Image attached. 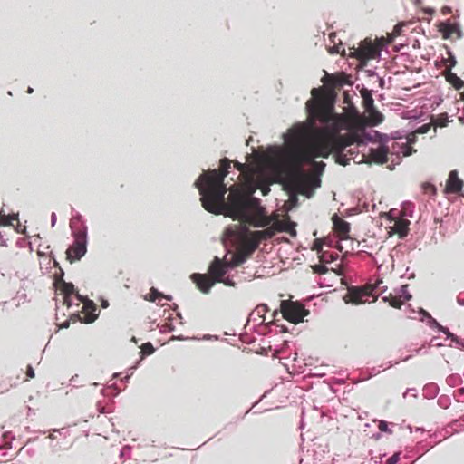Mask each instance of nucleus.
I'll return each instance as SVG.
<instances>
[{"label":"nucleus","mask_w":464,"mask_h":464,"mask_svg":"<svg viewBox=\"0 0 464 464\" xmlns=\"http://www.w3.org/2000/svg\"><path fill=\"white\" fill-rule=\"evenodd\" d=\"M231 163L232 160L227 158L221 159L218 169L204 172L195 182L201 195L203 208L210 213L225 214L255 227H265L271 219L266 217L260 199L252 196L253 191L246 192L242 187L233 185L229 188L227 200H225L227 188L224 179L229 173ZM233 163L240 171L238 177H242L246 182L253 179L254 170L248 165L237 160Z\"/></svg>","instance_id":"f257e3e1"},{"label":"nucleus","mask_w":464,"mask_h":464,"mask_svg":"<svg viewBox=\"0 0 464 464\" xmlns=\"http://www.w3.org/2000/svg\"><path fill=\"white\" fill-rule=\"evenodd\" d=\"M360 142V136L355 131L342 135L337 130L324 129L311 144H305L302 139H297L290 146L289 152L291 159L300 164L317 157L328 158L332 152L343 151L346 147Z\"/></svg>","instance_id":"f03ea898"},{"label":"nucleus","mask_w":464,"mask_h":464,"mask_svg":"<svg viewBox=\"0 0 464 464\" xmlns=\"http://www.w3.org/2000/svg\"><path fill=\"white\" fill-rule=\"evenodd\" d=\"M297 139H302L305 144L313 143L314 140H310L307 134L303 130L295 131L290 140L287 141L286 145V159L288 162L293 166V169L289 170L284 179L283 186L284 188L290 194L291 197H295L296 194L304 195L309 188V182L306 176L304 174L302 170V166L304 163L312 164L314 170L317 174H322L325 168V163L323 161H315L313 159L311 161H302L300 164L295 163L290 156V146L297 140Z\"/></svg>","instance_id":"7ed1b4c3"},{"label":"nucleus","mask_w":464,"mask_h":464,"mask_svg":"<svg viewBox=\"0 0 464 464\" xmlns=\"http://www.w3.org/2000/svg\"><path fill=\"white\" fill-rule=\"evenodd\" d=\"M312 99L306 102L309 115L322 123H328L333 118L334 95L324 88H314Z\"/></svg>","instance_id":"20e7f679"},{"label":"nucleus","mask_w":464,"mask_h":464,"mask_svg":"<svg viewBox=\"0 0 464 464\" xmlns=\"http://www.w3.org/2000/svg\"><path fill=\"white\" fill-rule=\"evenodd\" d=\"M280 311L284 319L295 324L303 322L304 318L309 314V311L303 304L292 300H282Z\"/></svg>","instance_id":"39448f33"},{"label":"nucleus","mask_w":464,"mask_h":464,"mask_svg":"<svg viewBox=\"0 0 464 464\" xmlns=\"http://www.w3.org/2000/svg\"><path fill=\"white\" fill-rule=\"evenodd\" d=\"M375 289L376 285H367L363 287H351L344 296V301L353 304L374 303L377 300V295L374 294Z\"/></svg>","instance_id":"423d86ee"},{"label":"nucleus","mask_w":464,"mask_h":464,"mask_svg":"<svg viewBox=\"0 0 464 464\" xmlns=\"http://www.w3.org/2000/svg\"><path fill=\"white\" fill-rule=\"evenodd\" d=\"M350 55L356 58L360 63H365L367 61L375 59L380 55V48L372 43L371 40H364L359 47H353Z\"/></svg>","instance_id":"0eeeda50"},{"label":"nucleus","mask_w":464,"mask_h":464,"mask_svg":"<svg viewBox=\"0 0 464 464\" xmlns=\"http://www.w3.org/2000/svg\"><path fill=\"white\" fill-rule=\"evenodd\" d=\"M87 235L84 231H77L74 234L73 244L66 250V258L72 263L80 260L86 253Z\"/></svg>","instance_id":"6e6552de"},{"label":"nucleus","mask_w":464,"mask_h":464,"mask_svg":"<svg viewBox=\"0 0 464 464\" xmlns=\"http://www.w3.org/2000/svg\"><path fill=\"white\" fill-rule=\"evenodd\" d=\"M254 235L255 231H250L248 228H245L238 235L237 247L243 250L246 255L251 256L259 246L260 241L257 237Z\"/></svg>","instance_id":"1a4fd4ad"},{"label":"nucleus","mask_w":464,"mask_h":464,"mask_svg":"<svg viewBox=\"0 0 464 464\" xmlns=\"http://www.w3.org/2000/svg\"><path fill=\"white\" fill-rule=\"evenodd\" d=\"M228 268H232L229 262L222 261L216 256L208 267V274L215 282H221Z\"/></svg>","instance_id":"9d476101"},{"label":"nucleus","mask_w":464,"mask_h":464,"mask_svg":"<svg viewBox=\"0 0 464 464\" xmlns=\"http://www.w3.org/2000/svg\"><path fill=\"white\" fill-rule=\"evenodd\" d=\"M266 217L268 218V216H266ZM269 218L271 219L270 222H272V218L270 217H269ZM270 224L271 223L266 225V227H267L264 230L255 231L254 236L257 237L260 243L264 240L272 238L277 231H289L288 226L285 225L281 221L277 220L272 226H269Z\"/></svg>","instance_id":"9b49d317"},{"label":"nucleus","mask_w":464,"mask_h":464,"mask_svg":"<svg viewBox=\"0 0 464 464\" xmlns=\"http://www.w3.org/2000/svg\"><path fill=\"white\" fill-rule=\"evenodd\" d=\"M334 231L341 240L349 238L350 224L340 218L337 214H334L332 218Z\"/></svg>","instance_id":"f8f14e48"},{"label":"nucleus","mask_w":464,"mask_h":464,"mask_svg":"<svg viewBox=\"0 0 464 464\" xmlns=\"http://www.w3.org/2000/svg\"><path fill=\"white\" fill-rule=\"evenodd\" d=\"M191 278L193 282L197 285L198 288L204 294L208 293L210 288L215 284V281L209 276V274H193Z\"/></svg>","instance_id":"ddd939ff"},{"label":"nucleus","mask_w":464,"mask_h":464,"mask_svg":"<svg viewBox=\"0 0 464 464\" xmlns=\"http://www.w3.org/2000/svg\"><path fill=\"white\" fill-rule=\"evenodd\" d=\"M463 187V181L459 178L457 170H451L446 182L445 193H459Z\"/></svg>","instance_id":"4468645a"},{"label":"nucleus","mask_w":464,"mask_h":464,"mask_svg":"<svg viewBox=\"0 0 464 464\" xmlns=\"http://www.w3.org/2000/svg\"><path fill=\"white\" fill-rule=\"evenodd\" d=\"M369 157L375 163L383 164L388 161V149L384 146H380L377 149H371Z\"/></svg>","instance_id":"2eb2a0df"},{"label":"nucleus","mask_w":464,"mask_h":464,"mask_svg":"<svg viewBox=\"0 0 464 464\" xmlns=\"http://www.w3.org/2000/svg\"><path fill=\"white\" fill-rule=\"evenodd\" d=\"M367 113L370 124L372 126L382 123L384 120L383 115L374 107L372 97H370V106H367Z\"/></svg>","instance_id":"dca6fc26"},{"label":"nucleus","mask_w":464,"mask_h":464,"mask_svg":"<svg viewBox=\"0 0 464 464\" xmlns=\"http://www.w3.org/2000/svg\"><path fill=\"white\" fill-rule=\"evenodd\" d=\"M409 225V220L398 219L394 223L393 230L400 237H404L408 234Z\"/></svg>","instance_id":"f3484780"},{"label":"nucleus","mask_w":464,"mask_h":464,"mask_svg":"<svg viewBox=\"0 0 464 464\" xmlns=\"http://www.w3.org/2000/svg\"><path fill=\"white\" fill-rule=\"evenodd\" d=\"M60 290L64 295V303L70 306V296L75 292L73 284L62 281Z\"/></svg>","instance_id":"a211bd4d"},{"label":"nucleus","mask_w":464,"mask_h":464,"mask_svg":"<svg viewBox=\"0 0 464 464\" xmlns=\"http://www.w3.org/2000/svg\"><path fill=\"white\" fill-rule=\"evenodd\" d=\"M445 78L457 90L464 86V82L456 73L452 72L450 69L446 72Z\"/></svg>","instance_id":"6ab92c4d"},{"label":"nucleus","mask_w":464,"mask_h":464,"mask_svg":"<svg viewBox=\"0 0 464 464\" xmlns=\"http://www.w3.org/2000/svg\"><path fill=\"white\" fill-rule=\"evenodd\" d=\"M250 256V255H246L243 250L237 247V253L233 256L232 261L229 262L231 267L240 266Z\"/></svg>","instance_id":"aec40b11"},{"label":"nucleus","mask_w":464,"mask_h":464,"mask_svg":"<svg viewBox=\"0 0 464 464\" xmlns=\"http://www.w3.org/2000/svg\"><path fill=\"white\" fill-rule=\"evenodd\" d=\"M383 301L388 303L393 308L400 309L403 304V300L401 296H398V295L389 294V295L384 296Z\"/></svg>","instance_id":"412c9836"},{"label":"nucleus","mask_w":464,"mask_h":464,"mask_svg":"<svg viewBox=\"0 0 464 464\" xmlns=\"http://www.w3.org/2000/svg\"><path fill=\"white\" fill-rule=\"evenodd\" d=\"M162 297L168 300L171 298L169 296H165L162 293L159 292L156 288L151 287L150 289V293L144 296V299L150 302H155L158 298Z\"/></svg>","instance_id":"4be33fe9"},{"label":"nucleus","mask_w":464,"mask_h":464,"mask_svg":"<svg viewBox=\"0 0 464 464\" xmlns=\"http://www.w3.org/2000/svg\"><path fill=\"white\" fill-rule=\"evenodd\" d=\"M345 121H347V129L350 130H353L355 129H361L362 127L361 121L357 116L346 118Z\"/></svg>","instance_id":"5701e85b"},{"label":"nucleus","mask_w":464,"mask_h":464,"mask_svg":"<svg viewBox=\"0 0 464 464\" xmlns=\"http://www.w3.org/2000/svg\"><path fill=\"white\" fill-rule=\"evenodd\" d=\"M458 29L457 24H444L443 28H441V31L444 34V37H449L452 34H454Z\"/></svg>","instance_id":"b1692460"},{"label":"nucleus","mask_w":464,"mask_h":464,"mask_svg":"<svg viewBox=\"0 0 464 464\" xmlns=\"http://www.w3.org/2000/svg\"><path fill=\"white\" fill-rule=\"evenodd\" d=\"M326 83L332 86L333 88L340 87L343 85V80L340 76L331 75L328 76V81L326 82Z\"/></svg>","instance_id":"393cba45"},{"label":"nucleus","mask_w":464,"mask_h":464,"mask_svg":"<svg viewBox=\"0 0 464 464\" xmlns=\"http://www.w3.org/2000/svg\"><path fill=\"white\" fill-rule=\"evenodd\" d=\"M343 151H340V152H334V155H335V160L338 164L340 165H343V166H346L349 164V161H350V159H348L346 157V155H344L343 153Z\"/></svg>","instance_id":"a878e982"},{"label":"nucleus","mask_w":464,"mask_h":464,"mask_svg":"<svg viewBox=\"0 0 464 464\" xmlns=\"http://www.w3.org/2000/svg\"><path fill=\"white\" fill-rule=\"evenodd\" d=\"M141 353L146 355H150L154 353V347L150 343H146L141 346Z\"/></svg>","instance_id":"bb28decb"},{"label":"nucleus","mask_w":464,"mask_h":464,"mask_svg":"<svg viewBox=\"0 0 464 464\" xmlns=\"http://www.w3.org/2000/svg\"><path fill=\"white\" fill-rule=\"evenodd\" d=\"M398 296H401V299L404 301H409L411 298V295L408 293L407 291V285H402L400 294Z\"/></svg>","instance_id":"cd10ccee"},{"label":"nucleus","mask_w":464,"mask_h":464,"mask_svg":"<svg viewBox=\"0 0 464 464\" xmlns=\"http://www.w3.org/2000/svg\"><path fill=\"white\" fill-rule=\"evenodd\" d=\"M435 323L439 326V329L440 332H442L448 337L451 338L453 341H456V342L458 341L457 336H455L453 334H451L448 328L439 325V324L437 322H435Z\"/></svg>","instance_id":"c85d7f7f"},{"label":"nucleus","mask_w":464,"mask_h":464,"mask_svg":"<svg viewBox=\"0 0 464 464\" xmlns=\"http://www.w3.org/2000/svg\"><path fill=\"white\" fill-rule=\"evenodd\" d=\"M423 189H424L425 193H427V194H430V195L436 194V188H435V186H433L431 184H429V183L424 184Z\"/></svg>","instance_id":"c756f323"},{"label":"nucleus","mask_w":464,"mask_h":464,"mask_svg":"<svg viewBox=\"0 0 464 464\" xmlns=\"http://www.w3.org/2000/svg\"><path fill=\"white\" fill-rule=\"evenodd\" d=\"M11 224V218L5 214L0 212V226H9Z\"/></svg>","instance_id":"7c9ffc66"},{"label":"nucleus","mask_w":464,"mask_h":464,"mask_svg":"<svg viewBox=\"0 0 464 464\" xmlns=\"http://www.w3.org/2000/svg\"><path fill=\"white\" fill-rule=\"evenodd\" d=\"M400 459V453H395L386 460V464H396Z\"/></svg>","instance_id":"2f4dec72"},{"label":"nucleus","mask_w":464,"mask_h":464,"mask_svg":"<svg viewBox=\"0 0 464 464\" xmlns=\"http://www.w3.org/2000/svg\"><path fill=\"white\" fill-rule=\"evenodd\" d=\"M378 428L381 431H384V432H390L391 433V430L388 429V424L386 421L384 420H381L379 422V425H378Z\"/></svg>","instance_id":"473e14b6"},{"label":"nucleus","mask_w":464,"mask_h":464,"mask_svg":"<svg viewBox=\"0 0 464 464\" xmlns=\"http://www.w3.org/2000/svg\"><path fill=\"white\" fill-rule=\"evenodd\" d=\"M314 271L318 274L323 275V274H325L328 271V269L324 266H316L314 268Z\"/></svg>","instance_id":"72a5a7b5"},{"label":"nucleus","mask_w":464,"mask_h":464,"mask_svg":"<svg viewBox=\"0 0 464 464\" xmlns=\"http://www.w3.org/2000/svg\"><path fill=\"white\" fill-rule=\"evenodd\" d=\"M220 283H223L224 285H227V286H235V282L230 279L229 277H222V280Z\"/></svg>","instance_id":"f704fd0d"},{"label":"nucleus","mask_w":464,"mask_h":464,"mask_svg":"<svg viewBox=\"0 0 464 464\" xmlns=\"http://www.w3.org/2000/svg\"><path fill=\"white\" fill-rule=\"evenodd\" d=\"M34 368L31 366V365H27V368H26V376L27 378H34Z\"/></svg>","instance_id":"c9c22d12"},{"label":"nucleus","mask_w":464,"mask_h":464,"mask_svg":"<svg viewBox=\"0 0 464 464\" xmlns=\"http://www.w3.org/2000/svg\"><path fill=\"white\" fill-rule=\"evenodd\" d=\"M341 51H340V47L339 46H334L332 48V50H330V53H339Z\"/></svg>","instance_id":"e433bc0d"},{"label":"nucleus","mask_w":464,"mask_h":464,"mask_svg":"<svg viewBox=\"0 0 464 464\" xmlns=\"http://www.w3.org/2000/svg\"><path fill=\"white\" fill-rule=\"evenodd\" d=\"M427 129H428V127L424 125V126H422V127L419 130V132H420V133H424V132H426V131H427Z\"/></svg>","instance_id":"4c0bfd02"},{"label":"nucleus","mask_w":464,"mask_h":464,"mask_svg":"<svg viewBox=\"0 0 464 464\" xmlns=\"http://www.w3.org/2000/svg\"><path fill=\"white\" fill-rule=\"evenodd\" d=\"M94 319H95V317H94V316H90V317H89L85 322H86V323H92V322H93V321H94Z\"/></svg>","instance_id":"58836bf2"},{"label":"nucleus","mask_w":464,"mask_h":464,"mask_svg":"<svg viewBox=\"0 0 464 464\" xmlns=\"http://www.w3.org/2000/svg\"><path fill=\"white\" fill-rule=\"evenodd\" d=\"M365 109L367 110V106H370V97L368 99H365Z\"/></svg>","instance_id":"ea45409f"},{"label":"nucleus","mask_w":464,"mask_h":464,"mask_svg":"<svg viewBox=\"0 0 464 464\" xmlns=\"http://www.w3.org/2000/svg\"><path fill=\"white\" fill-rule=\"evenodd\" d=\"M68 326H69V323H68V322H66V323H64V324H63V327H65V328H66V327H68Z\"/></svg>","instance_id":"a19ab883"},{"label":"nucleus","mask_w":464,"mask_h":464,"mask_svg":"<svg viewBox=\"0 0 464 464\" xmlns=\"http://www.w3.org/2000/svg\"><path fill=\"white\" fill-rule=\"evenodd\" d=\"M456 63V61L454 59H452V62H451V66H454Z\"/></svg>","instance_id":"79ce46f5"},{"label":"nucleus","mask_w":464,"mask_h":464,"mask_svg":"<svg viewBox=\"0 0 464 464\" xmlns=\"http://www.w3.org/2000/svg\"><path fill=\"white\" fill-rule=\"evenodd\" d=\"M394 32L398 34V32H400V29H397V26L394 27Z\"/></svg>","instance_id":"37998d69"},{"label":"nucleus","mask_w":464,"mask_h":464,"mask_svg":"<svg viewBox=\"0 0 464 464\" xmlns=\"http://www.w3.org/2000/svg\"><path fill=\"white\" fill-rule=\"evenodd\" d=\"M394 32L398 34V32H400V29H397V26L394 27Z\"/></svg>","instance_id":"c03bdc74"},{"label":"nucleus","mask_w":464,"mask_h":464,"mask_svg":"<svg viewBox=\"0 0 464 464\" xmlns=\"http://www.w3.org/2000/svg\"><path fill=\"white\" fill-rule=\"evenodd\" d=\"M27 92H28L29 93H32V92H33V89L29 87Z\"/></svg>","instance_id":"a18cd8bd"},{"label":"nucleus","mask_w":464,"mask_h":464,"mask_svg":"<svg viewBox=\"0 0 464 464\" xmlns=\"http://www.w3.org/2000/svg\"><path fill=\"white\" fill-rule=\"evenodd\" d=\"M77 297H78L79 300H82V297L80 296L79 294H77Z\"/></svg>","instance_id":"49530a36"}]
</instances>
